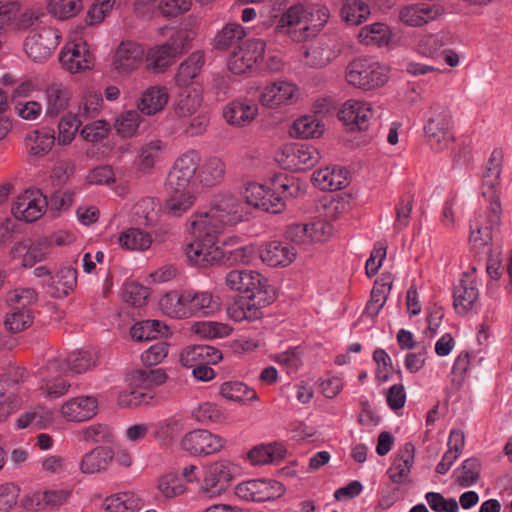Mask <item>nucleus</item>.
I'll use <instances>...</instances> for the list:
<instances>
[{"mask_svg": "<svg viewBox=\"0 0 512 512\" xmlns=\"http://www.w3.org/2000/svg\"><path fill=\"white\" fill-rule=\"evenodd\" d=\"M249 219L246 206L236 196L216 195L205 212L190 217L193 241L185 248L188 260L199 266L213 265L223 259L219 236L226 227Z\"/></svg>", "mask_w": 512, "mask_h": 512, "instance_id": "f257e3e1", "label": "nucleus"}, {"mask_svg": "<svg viewBox=\"0 0 512 512\" xmlns=\"http://www.w3.org/2000/svg\"><path fill=\"white\" fill-rule=\"evenodd\" d=\"M226 286L245 294L227 308L228 316L236 321H254L262 317V308L269 304L267 280L254 270H231L225 277Z\"/></svg>", "mask_w": 512, "mask_h": 512, "instance_id": "f03ea898", "label": "nucleus"}, {"mask_svg": "<svg viewBox=\"0 0 512 512\" xmlns=\"http://www.w3.org/2000/svg\"><path fill=\"white\" fill-rule=\"evenodd\" d=\"M329 10L320 4L290 6L279 18L276 30L293 42H305L316 36L326 25Z\"/></svg>", "mask_w": 512, "mask_h": 512, "instance_id": "7ed1b4c3", "label": "nucleus"}, {"mask_svg": "<svg viewBox=\"0 0 512 512\" xmlns=\"http://www.w3.org/2000/svg\"><path fill=\"white\" fill-rule=\"evenodd\" d=\"M238 466L228 459L207 462L202 466L199 493L208 499L221 496L229 487Z\"/></svg>", "mask_w": 512, "mask_h": 512, "instance_id": "20e7f679", "label": "nucleus"}, {"mask_svg": "<svg viewBox=\"0 0 512 512\" xmlns=\"http://www.w3.org/2000/svg\"><path fill=\"white\" fill-rule=\"evenodd\" d=\"M453 119L448 107L440 104L431 106L424 133L429 147L435 152L447 149L454 141Z\"/></svg>", "mask_w": 512, "mask_h": 512, "instance_id": "39448f33", "label": "nucleus"}, {"mask_svg": "<svg viewBox=\"0 0 512 512\" xmlns=\"http://www.w3.org/2000/svg\"><path fill=\"white\" fill-rule=\"evenodd\" d=\"M38 299V294L33 288H18L7 295V303L10 306L4 320L7 330L12 333L21 332L31 326L33 315L30 306Z\"/></svg>", "mask_w": 512, "mask_h": 512, "instance_id": "423d86ee", "label": "nucleus"}, {"mask_svg": "<svg viewBox=\"0 0 512 512\" xmlns=\"http://www.w3.org/2000/svg\"><path fill=\"white\" fill-rule=\"evenodd\" d=\"M332 234L333 227L326 220L293 223L285 231L286 239L304 250H310L316 245L325 243Z\"/></svg>", "mask_w": 512, "mask_h": 512, "instance_id": "0eeeda50", "label": "nucleus"}, {"mask_svg": "<svg viewBox=\"0 0 512 512\" xmlns=\"http://www.w3.org/2000/svg\"><path fill=\"white\" fill-rule=\"evenodd\" d=\"M65 372L64 362L60 358L48 360L39 370L38 390L45 398L53 400L68 393L71 383Z\"/></svg>", "mask_w": 512, "mask_h": 512, "instance_id": "6e6552de", "label": "nucleus"}, {"mask_svg": "<svg viewBox=\"0 0 512 512\" xmlns=\"http://www.w3.org/2000/svg\"><path fill=\"white\" fill-rule=\"evenodd\" d=\"M201 160L196 150H188L174 162L167 176V185L171 191H185L197 183V170Z\"/></svg>", "mask_w": 512, "mask_h": 512, "instance_id": "1a4fd4ad", "label": "nucleus"}, {"mask_svg": "<svg viewBox=\"0 0 512 512\" xmlns=\"http://www.w3.org/2000/svg\"><path fill=\"white\" fill-rule=\"evenodd\" d=\"M266 42L262 39H249L238 45L227 61L228 69L235 75L251 71L264 59Z\"/></svg>", "mask_w": 512, "mask_h": 512, "instance_id": "9d476101", "label": "nucleus"}, {"mask_svg": "<svg viewBox=\"0 0 512 512\" xmlns=\"http://www.w3.org/2000/svg\"><path fill=\"white\" fill-rule=\"evenodd\" d=\"M321 155L316 147L310 144L289 143L284 145L276 155L277 162L291 171H304L314 167Z\"/></svg>", "mask_w": 512, "mask_h": 512, "instance_id": "9b49d317", "label": "nucleus"}, {"mask_svg": "<svg viewBox=\"0 0 512 512\" xmlns=\"http://www.w3.org/2000/svg\"><path fill=\"white\" fill-rule=\"evenodd\" d=\"M226 440L207 429H194L185 433L180 441L182 450L192 456L206 457L223 450Z\"/></svg>", "mask_w": 512, "mask_h": 512, "instance_id": "f8f14e48", "label": "nucleus"}, {"mask_svg": "<svg viewBox=\"0 0 512 512\" xmlns=\"http://www.w3.org/2000/svg\"><path fill=\"white\" fill-rule=\"evenodd\" d=\"M503 152L499 149L492 151L482 175V196L489 202L494 219L500 211L501 202L498 188L502 172Z\"/></svg>", "mask_w": 512, "mask_h": 512, "instance_id": "ddd939ff", "label": "nucleus"}, {"mask_svg": "<svg viewBox=\"0 0 512 512\" xmlns=\"http://www.w3.org/2000/svg\"><path fill=\"white\" fill-rule=\"evenodd\" d=\"M258 90L259 103L269 109L293 105L300 96L299 87L295 83L286 80L269 82Z\"/></svg>", "mask_w": 512, "mask_h": 512, "instance_id": "4468645a", "label": "nucleus"}, {"mask_svg": "<svg viewBox=\"0 0 512 512\" xmlns=\"http://www.w3.org/2000/svg\"><path fill=\"white\" fill-rule=\"evenodd\" d=\"M285 486L273 479H251L236 485L235 495L245 501L266 502L280 498Z\"/></svg>", "mask_w": 512, "mask_h": 512, "instance_id": "2eb2a0df", "label": "nucleus"}, {"mask_svg": "<svg viewBox=\"0 0 512 512\" xmlns=\"http://www.w3.org/2000/svg\"><path fill=\"white\" fill-rule=\"evenodd\" d=\"M60 33L52 27L32 30L24 41V51L35 62L48 59L59 45Z\"/></svg>", "mask_w": 512, "mask_h": 512, "instance_id": "dca6fc26", "label": "nucleus"}, {"mask_svg": "<svg viewBox=\"0 0 512 512\" xmlns=\"http://www.w3.org/2000/svg\"><path fill=\"white\" fill-rule=\"evenodd\" d=\"M242 194L246 204L255 209L272 214L285 210L286 203L283 197L268 186L251 182L245 186Z\"/></svg>", "mask_w": 512, "mask_h": 512, "instance_id": "f3484780", "label": "nucleus"}, {"mask_svg": "<svg viewBox=\"0 0 512 512\" xmlns=\"http://www.w3.org/2000/svg\"><path fill=\"white\" fill-rule=\"evenodd\" d=\"M375 111L370 103L354 101V146H366L378 132Z\"/></svg>", "mask_w": 512, "mask_h": 512, "instance_id": "a211bd4d", "label": "nucleus"}, {"mask_svg": "<svg viewBox=\"0 0 512 512\" xmlns=\"http://www.w3.org/2000/svg\"><path fill=\"white\" fill-rule=\"evenodd\" d=\"M47 205L46 196L40 190L28 189L16 198L12 213L16 219L34 222L46 212Z\"/></svg>", "mask_w": 512, "mask_h": 512, "instance_id": "6ab92c4d", "label": "nucleus"}, {"mask_svg": "<svg viewBox=\"0 0 512 512\" xmlns=\"http://www.w3.org/2000/svg\"><path fill=\"white\" fill-rule=\"evenodd\" d=\"M59 60L70 73H79L94 65V55L81 38L69 41L62 49Z\"/></svg>", "mask_w": 512, "mask_h": 512, "instance_id": "aec40b11", "label": "nucleus"}, {"mask_svg": "<svg viewBox=\"0 0 512 512\" xmlns=\"http://www.w3.org/2000/svg\"><path fill=\"white\" fill-rule=\"evenodd\" d=\"M388 80L387 69L378 62L354 60V87L371 90L383 86Z\"/></svg>", "mask_w": 512, "mask_h": 512, "instance_id": "412c9836", "label": "nucleus"}, {"mask_svg": "<svg viewBox=\"0 0 512 512\" xmlns=\"http://www.w3.org/2000/svg\"><path fill=\"white\" fill-rule=\"evenodd\" d=\"M98 406L97 397L80 395L63 402L59 412L67 422L80 423L92 419L98 412Z\"/></svg>", "mask_w": 512, "mask_h": 512, "instance_id": "4be33fe9", "label": "nucleus"}, {"mask_svg": "<svg viewBox=\"0 0 512 512\" xmlns=\"http://www.w3.org/2000/svg\"><path fill=\"white\" fill-rule=\"evenodd\" d=\"M502 207L497 213V219H494L491 212V206H488L485 212L476 214L470 223L469 241L474 248H481L490 243L493 231L501 223Z\"/></svg>", "mask_w": 512, "mask_h": 512, "instance_id": "5701e85b", "label": "nucleus"}, {"mask_svg": "<svg viewBox=\"0 0 512 512\" xmlns=\"http://www.w3.org/2000/svg\"><path fill=\"white\" fill-rule=\"evenodd\" d=\"M478 300L477 282L469 272L462 273L461 278L453 288V307L455 311L458 314H466L475 308Z\"/></svg>", "mask_w": 512, "mask_h": 512, "instance_id": "b1692460", "label": "nucleus"}, {"mask_svg": "<svg viewBox=\"0 0 512 512\" xmlns=\"http://www.w3.org/2000/svg\"><path fill=\"white\" fill-rule=\"evenodd\" d=\"M258 254L266 265L285 268L296 260L297 250L287 242L273 240L263 243L258 249Z\"/></svg>", "mask_w": 512, "mask_h": 512, "instance_id": "393cba45", "label": "nucleus"}, {"mask_svg": "<svg viewBox=\"0 0 512 512\" xmlns=\"http://www.w3.org/2000/svg\"><path fill=\"white\" fill-rule=\"evenodd\" d=\"M258 115V105L250 99L238 98L225 105L223 117L225 121L235 127H245L253 122Z\"/></svg>", "mask_w": 512, "mask_h": 512, "instance_id": "a878e982", "label": "nucleus"}, {"mask_svg": "<svg viewBox=\"0 0 512 512\" xmlns=\"http://www.w3.org/2000/svg\"><path fill=\"white\" fill-rule=\"evenodd\" d=\"M444 9L437 4H414L403 6L399 10V20L411 27L422 26L442 15Z\"/></svg>", "mask_w": 512, "mask_h": 512, "instance_id": "bb28decb", "label": "nucleus"}, {"mask_svg": "<svg viewBox=\"0 0 512 512\" xmlns=\"http://www.w3.org/2000/svg\"><path fill=\"white\" fill-rule=\"evenodd\" d=\"M49 250L50 243L47 239L38 240L30 245L19 242L12 247L10 257L12 260H17L18 264L23 267H32L37 262L46 259Z\"/></svg>", "mask_w": 512, "mask_h": 512, "instance_id": "cd10ccee", "label": "nucleus"}, {"mask_svg": "<svg viewBox=\"0 0 512 512\" xmlns=\"http://www.w3.org/2000/svg\"><path fill=\"white\" fill-rule=\"evenodd\" d=\"M72 97L71 90L61 82L49 83L44 89L45 116L56 118L64 112Z\"/></svg>", "mask_w": 512, "mask_h": 512, "instance_id": "c85d7f7f", "label": "nucleus"}, {"mask_svg": "<svg viewBox=\"0 0 512 512\" xmlns=\"http://www.w3.org/2000/svg\"><path fill=\"white\" fill-rule=\"evenodd\" d=\"M190 295L188 290H173L159 299V309L172 319H187L191 317Z\"/></svg>", "mask_w": 512, "mask_h": 512, "instance_id": "c756f323", "label": "nucleus"}, {"mask_svg": "<svg viewBox=\"0 0 512 512\" xmlns=\"http://www.w3.org/2000/svg\"><path fill=\"white\" fill-rule=\"evenodd\" d=\"M184 430V421L178 415H171L151 424V435L161 447L171 446Z\"/></svg>", "mask_w": 512, "mask_h": 512, "instance_id": "7c9ffc66", "label": "nucleus"}, {"mask_svg": "<svg viewBox=\"0 0 512 512\" xmlns=\"http://www.w3.org/2000/svg\"><path fill=\"white\" fill-rule=\"evenodd\" d=\"M169 101L167 87L153 85L147 87L139 96L136 106L137 110L146 116H153L161 112Z\"/></svg>", "mask_w": 512, "mask_h": 512, "instance_id": "2f4dec72", "label": "nucleus"}, {"mask_svg": "<svg viewBox=\"0 0 512 512\" xmlns=\"http://www.w3.org/2000/svg\"><path fill=\"white\" fill-rule=\"evenodd\" d=\"M287 449L283 443L270 442L253 446L246 455V460L252 466L276 464L286 456Z\"/></svg>", "mask_w": 512, "mask_h": 512, "instance_id": "473e14b6", "label": "nucleus"}, {"mask_svg": "<svg viewBox=\"0 0 512 512\" xmlns=\"http://www.w3.org/2000/svg\"><path fill=\"white\" fill-rule=\"evenodd\" d=\"M222 358L219 349L201 344L187 346L180 353V362L187 368H194L200 364H217Z\"/></svg>", "mask_w": 512, "mask_h": 512, "instance_id": "72a5a7b5", "label": "nucleus"}, {"mask_svg": "<svg viewBox=\"0 0 512 512\" xmlns=\"http://www.w3.org/2000/svg\"><path fill=\"white\" fill-rule=\"evenodd\" d=\"M350 172L347 168L332 165L316 170L312 179L321 190H340L349 184Z\"/></svg>", "mask_w": 512, "mask_h": 512, "instance_id": "f704fd0d", "label": "nucleus"}, {"mask_svg": "<svg viewBox=\"0 0 512 512\" xmlns=\"http://www.w3.org/2000/svg\"><path fill=\"white\" fill-rule=\"evenodd\" d=\"M144 56L141 45L122 42L115 51L113 65L119 73H128L139 67Z\"/></svg>", "mask_w": 512, "mask_h": 512, "instance_id": "c9c22d12", "label": "nucleus"}, {"mask_svg": "<svg viewBox=\"0 0 512 512\" xmlns=\"http://www.w3.org/2000/svg\"><path fill=\"white\" fill-rule=\"evenodd\" d=\"M191 4V0H138L136 9L141 14L158 10L165 17H176L187 12Z\"/></svg>", "mask_w": 512, "mask_h": 512, "instance_id": "e433bc0d", "label": "nucleus"}, {"mask_svg": "<svg viewBox=\"0 0 512 512\" xmlns=\"http://www.w3.org/2000/svg\"><path fill=\"white\" fill-rule=\"evenodd\" d=\"M176 54L177 48L170 42L150 47L145 54L146 68L154 73L163 72L173 64Z\"/></svg>", "mask_w": 512, "mask_h": 512, "instance_id": "4c0bfd02", "label": "nucleus"}, {"mask_svg": "<svg viewBox=\"0 0 512 512\" xmlns=\"http://www.w3.org/2000/svg\"><path fill=\"white\" fill-rule=\"evenodd\" d=\"M103 96L100 90L87 87L79 95L75 116L82 122L96 118L103 109Z\"/></svg>", "mask_w": 512, "mask_h": 512, "instance_id": "58836bf2", "label": "nucleus"}, {"mask_svg": "<svg viewBox=\"0 0 512 512\" xmlns=\"http://www.w3.org/2000/svg\"><path fill=\"white\" fill-rule=\"evenodd\" d=\"M56 141L55 132L48 127H41L28 132L24 138L25 147L32 156L48 154Z\"/></svg>", "mask_w": 512, "mask_h": 512, "instance_id": "ea45409f", "label": "nucleus"}, {"mask_svg": "<svg viewBox=\"0 0 512 512\" xmlns=\"http://www.w3.org/2000/svg\"><path fill=\"white\" fill-rule=\"evenodd\" d=\"M226 173V165L216 156L199 162L196 182L204 187H213L222 182Z\"/></svg>", "mask_w": 512, "mask_h": 512, "instance_id": "a19ab883", "label": "nucleus"}, {"mask_svg": "<svg viewBox=\"0 0 512 512\" xmlns=\"http://www.w3.org/2000/svg\"><path fill=\"white\" fill-rule=\"evenodd\" d=\"M77 285V271L72 267H63L46 281L51 296L60 298L67 296Z\"/></svg>", "mask_w": 512, "mask_h": 512, "instance_id": "79ce46f5", "label": "nucleus"}, {"mask_svg": "<svg viewBox=\"0 0 512 512\" xmlns=\"http://www.w3.org/2000/svg\"><path fill=\"white\" fill-rule=\"evenodd\" d=\"M219 394L227 401L240 405H249L259 401L254 388L249 387L242 381H226L219 387Z\"/></svg>", "mask_w": 512, "mask_h": 512, "instance_id": "37998d69", "label": "nucleus"}, {"mask_svg": "<svg viewBox=\"0 0 512 512\" xmlns=\"http://www.w3.org/2000/svg\"><path fill=\"white\" fill-rule=\"evenodd\" d=\"M392 285V275L389 273L381 274V276L375 281L371 290L370 299L364 309L365 315L370 316L371 318H374L378 315L386 303Z\"/></svg>", "mask_w": 512, "mask_h": 512, "instance_id": "c03bdc74", "label": "nucleus"}, {"mask_svg": "<svg viewBox=\"0 0 512 512\" xmlns=\"http://www.w3.org/2000/svg\"><path fill=\"white\" fill-rule=\"evenodd\" d=\"M113 452L108 447L98 446L83 455L80 470L84 474L100 473L108 469L113 460Z\"/></svg>", "mask_w": 512, "mask_h": 512, "instance_id": "a18cd8bd", "label": "nucleus"}, {"mask_svg": "<svg viewBox=\"0 0 512 512\" xmlns=\"http://www.w3.org/2000/svg\"><path fill=\"white\" fill-rule=\"evenodd\" d=\"M351 209V195L324 196L319 200L318 212L328 220H336Z\"/></svg>", "mask_w": 512, "mask_h": 512, "instance_id": "49530a36", "label": "nucleus"}, {"mask_svg": "<svg viewBox=\"0 0 512 512\" xmlns=\"http://www.w3.org/2000/svg\"><path fill=\"white\" fill-rule=\"evenodd\" d=\"M205 62L204 53L201 51L193 52L178 68L174 77L175 83L179 87L189 88L188 86L195 79Z\"/></svg>", "mask_w": 512, "mask_h": 512, "instance_id": "de8ad7c7", "label": "nucleus"}, {"mask_svg": "<svg viewBox=\"0 0 512 512\" xmlns=\"http://www.w3.org/2000/svg\"><path fill=\"white\" fill-rule=\"evenodd\" d=\"M202 104V94L197 88H184L174 103V112L179 118H187L194 115Z\"/></svg>", "mask_w": 512, "mask_h": 512, "instance_id": "09e8293b", "label": "nucleus"}, {"mask_svg": "<svg viewBox=\"0 0 512 512\" xmlns=\"http://www.w3.org/2000/svg\"><path fill=\"white\" fill-rule=\"evenodd\" d=\"M414 445L406 443L404 453L398 456L387 470V474L393 483L401 484L409 476L414 463Z\"/></svg>", "mask_w": 512, "mask_h": 512, "instance_id": "8fccbe9b", "label": "nucleus"}, {"mask_svg": "<svg viewBox=\"0 0 512 512\" xmlns=\"http://www.w3.org/2000/svg\"><path fill=\"white\" fill-rule=\"evenodd\" d=\"M357 38L363 45L384 47L390 43L392 32L386 24L377 22L362 27Z\"/></svg>", "mask_w": 512, "mask_h": 512, "instance_id": "3c124183", "label": "nucleus"}, {"mask_svg": "<svg viewBox=\"0 0 512 512\" xmlns=\"http://www.w3.org/2000/svg\"><path fill=\"white\" fill-rule=\"evenodd\" d=\"M339 52L340 49L334 41L321 40L315 46L306 50L305 56L311 66L323 67L335 59Z\"/></svg>", "mask_w": 512, "mask_h": 512, "instance_id": "603ef678", "label": "nucleus"}, {"mask_svg": "<svg viewBox=\"0 0 512 512\" xmlns=\"http://www.w3.org/2000/svg\"><path fill=\"white\" fill-rule=\"evenodd\" d=\"M464 433L459 430L450 432L448 438V450L444 453L441 461L436 466V473L440 475L446 474L453 463L458 459L464 448Z\"/></svg>", "mask_w": 512, "mask_h": 512, "instance_id": "864d4df0", "label": "nucleus"}, {"mask_svg": "<svg viewBox=\"0 0 512 512\" xmlns=\"http://www.w3.org/2000/svg\"><path fill=\"white\" fill-rule=\"evenodd\" d=\"M166 144L160 139H153L141 146L138 155V168L143 172L151 171L161 160Z\"/></svg>", "mask_w": 512, "mask_h": 512, "instance_id": "5fc2aeb1", "label": "nucleus"}, {"mask_svg": "<svg viewBox=\"0 0 512 512\" xmlns=\"http://www.w3.org/2000/svg\"><path fill=\"white\" fill-rule=\"evenodd\" d=\"M141 499L133 492L116 493L105 498L103 508L106 512H127L139 510Z\"/></svg>", "mask_w": 512, "mask_h": 512, "instance_id": "6e6d98bb", "label": "nucleus"}, {"mask_svg": "<svg viewBox=\"0 0 512 512\" xmlns=\"http://www.w3.org/2000/svg\"><path fill=\"white\" fill-rule=\"evenodd\" d=\"M190 295L191 317L208 316L213 314L219 308V303L208 291H196L188 289Z\"/></svg>", "mask_w": 512, "mask_h": 512, "instance_id": "4d7b16f0", "label": "nucleus"}, {"mask_svg": "<svg viewBox=\"0 0 512 512\" xmlns=\"http://www.w3.org/2000/svg\"><path fill=\"white\" fill-rule=\"evenodd\" d=\"M247 35L246 29L239 23H227L214 37V47L227 50L243 40Z\"/></svg>", "mask_w": 512, "mask_h": 512, "instance_id": "13d9d810", "label": "nucleus"}, {"mask_svg": "<svg viewBox=\"0 0 512 512\" xmlns=\"http://www.w3.org/2000/svg\"><path fill=\"white\" fill-rule=\"evenodd\" d=\"M324 132V124L315 115H304L293 123L291 134L297 138H318Z\"/></svg>", "mask_w": 512, "mask_h": 512, "instance_id": "bf43d9fd", "label": "nucleus"}, {"mask_svg": "<svg viewBox=\"0 0 512 512\" xmlns=\"http://www.w3.org/2000/svg\"><path fill=\"white\" fill-rule=\"evenodd\" d=\"M97 360V352L92 350H80L70 353L67 359L62 361L65 365V371L70 370L73 373L81 374L95 367Z\"/></svg>", "mask_w": 512, "mask_h": 512, "instance_id": "052dcab7", "label": "nucleus"}, {"mask_svg": "<svg viewBox=\"0 0 512 512\" xmlns=\"http://www.w3.org/2000/svg\"><path fill=\"white\" fill-rule=\"evenodd\" d=\"M192 416L203 424H225L228 422L226 411L212 402H204L195 407Z\"/></svg>", "mask_w": 512, "mask_h": 512, "instance_id": "680f3d73", "label": "nucleus"}, {"mask_svg": "<svg viewBox=\"0 0 512 512\" xmlns=\"http://www.w3.org/2000/svg\"><path fill=\"white\" fill-rule=\"evenodd\" d=\"M119 244L127 250L143 251L152 244V237L140 228H128L120 233Z\"/></svg>", "mask_w": 512, "mask_h": 512, "instance_id": "e2e57ef3", "label": "nucleus"}, {"mask_svg": "<svg viewBox=\"0 0 512 512\" xmlns=\"http://www.w3.org/2000/svg\"><path fill=\"white\" fill-rule=\"evenodd\" d=\"M449 32L440 31L436 34H427L420 38L418 51L426 57H436L444 46L451 43Z\"/></svg>", "mask_w": 512, "mask_h": 512, "instance_id": "0e129e2a", "label": "nucleus"}, {"mask_svg": "<svg viewBox=\"0 0 512 512\" xmlns=\"http://www.w3.org/2000/svg\"><path fill=\"white\" fill-rule=\"evenodd\" d=\"M82 8V0H47L48 13L61 21L75 17Z\"/></svg>", "mask_w": 512, "mask_h": 512, "instance_id": "69168bd1", "label": "nucleus"}, {"mask_svg": "<svg viewBox=\"0 0 512 512\" xmlns=\"http://www.w3.org/2000/svg\"><path fill=\"white\" fill-rule=\"evenodd\" d=\"M141 121V113L138 110H126L117 116L114 128L122 138H132L137 134Z\"/></svg>", "mask_w": 512, "mask_h": 512, "instance_id": "338daca9", "label": "nucleus"}, {"mask_svg": "<svg viewBox=\"0 0 512 512\" xmlns=\"http://www.w3.org/2000/svg\"><path fill=\"white\" fill-rule=\"evenodd\" d=\"M195 195L191 189L185 191H173V194L166 200L165 208L169 214L180 216L186 213L194 204Z\"/></svg>", "mask_w": 512, "mask_h": 512, "instance_id": "774afa93", "label": "nucleus"}]
</instances>
